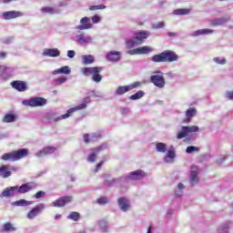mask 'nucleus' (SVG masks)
Returning <instances> with one entry per match:
<instances>
[{
	"label": "nucleus",
	"mask_w": 233,
	"mask_h": 233,
	"mask_svg": "<svg viewBox=\"0 0 233 233\" xmlns=\"http://www.w3.org/2000/svg\"><path fill=\"white\" fill-rule=\"evenodd\" d=\"M147 174L143 169H137L136 171L130 172L127 176L121 177L120 178H113L112 180H106V187H112L116 185V183H119L120 181H129V179L136 181L139 179H143Z\"/></svg>",
	"instance_id": "obj_1"
},
{
	"label": "nucleus",
	"mask_w": 233,
	"mask_h": 233,
	"mask_svg": "<svg viewBox=\"0 0 233 233\" xmlns=\"http://www.w3.org/2000/svg\"><path fill=\"white\" fill-rule=\"evenodd\" d=\"M105 67L103 66H91V67H83L80 72L85 77H91V81L93 83L99 84L100 81H103V76H101V72H103Z\"/></svg>",
	"instance_id": "obj_2"
},
{
	"label": "nucleus",
	"mask_w": 233,
	"mask_h": 233,
	"mask_svg": "<svg viewBox=\"0 0 233 233\" xmlns=\"http://www.w3.org/2000/svg\"><path fill=\"white\" fill-rule=\"evenodd\" d=\"M177 59H179V56L172 50H166L151 57L153 63H174V61H177Z\"/></svg>",
	"instance_id": "obj_3"
},
{
	"label": "nucleus",
	"mask_w": 233,
	"mask_h": 233,
	"mask_svg": "<svg viewBox=\"0 0 233 233\" xmlns=\"http://www.w3.org/2000/svg\"><path fill=\"white\" fill-rule=\"evenodd\" d=\"M91 101L92 99L90 98V96H86L83 99V103L79 104L78 106H76L75 107L69 108L66 114L62 115L61 116H58L56 118H54L53 121L57 122L61 121V119H68V117H70V116H72L74 112H77V110H85V108H86V105H88V103H91Z\"/></svg>",
	"instance_id": "obj_4"
},
{
	"label": "nucleus",
	"mask_w": 233,
	"mask_h": 233,
	"mask_svg": "<svg viewBox=\"0 0 233 233\" xmlns=\"http://www.w3.org/2000/svg\"><path fill=\"white\" fill-rule=\"evenodd\" d=\"M28 156V149L23 148L18 151H13L11 153H5L3 155L1 159L4 161H19V159H23V157H26Z\"/></svg>",
	"instance_id": "obj_5"
},
{
	"label": "nucleus",
	"mask_w": 233,
	"mask_h": 233,
	"mask_svg": "<svg viewBox=\"0 0 233 233\" xmlns=\"http://www.w3.org/2000/svg\"><path fill=\"white\" fill-rule=\"evenodd\" d=\"M47 100L41 96H35L22 101V105H24L25 106H32L33 108H35L37 106H45Z\"/></svg>",
	"instance_id": "obj_6"
},
{
	"label": "nucleus",
	"mask_w": 233,
	"mask_h": 233,
	"mask_svg": "<svg viewBox=\"0 0 233 233\" xmlns=\"http://www.w3.org/2000/svg\"><path fill=\"white\" fill-rule=\"evenodd\" d=\"M196 132H199V127L198 126H182L181 130L177 132V139H183L184 137H187V136H190V134H196Z\"/></svg>",
	"instance_id": "obj_7"
},
{
	"label": "nucleus",
	"mask_w": 233,
	"mask_h": 233,
	"mask_svg": "<svg viewBox=\"0 0 233 233\" xmlns=\"http://www.w3.org/2000/svg\"><path fill=\"white\" fill-rule=\"evenodd\" d=\"M150 76V82L154 84L155 86L157 88H165V76H163V72L161 71H155Z\"/></svg>",
	"instance_id": "obj_8"
},
{
	"label": "nucleus",
	"mask_w": 233,
	"mask_h": 233,
	"mask_svg": "<svg viewBox=\"0 0 233 233\" xmlns=\"http://www.w3.org/2000/svg\"><path fill=\"white\" fill-rule=\"evenodd\" d=\"M141 86V82H134L128 86H118L115 92L116 96H123V94H127V92H130V90H134V88H139Z\"/></svg>",
	"instance_id": "obj_9"
},
{
	"label": "nucleus",
	"mask_w": 233,
	"mask_h": 233,
	"mask_svg": "<svg viewBox=\"0 0 233 233\" xmlns=\"http://www.w3.org/2000/svg\"><path fill=\"white\" fill-rule=\"evenodd\" d=\"M150 52H154V48L148 46H144L141 47H137L135 49H130L127 51V54L129 56H143L145 54H150Z\"/></svg>",
	"instance_id": "obj_10"
},
{
	"label": "nucleus",
	"mask_w": 233,
	"mask_h": 233,
	"mask_svg": "<svg viewBox=\"0 0 233 233\" xmlns=\"http://www.w3.org/2000/svg\"><path fill=\"white\" fill-rule=\"evenodd\" d=\"M106 148V144H102L101 146L89 149V155L87 157L88 163H95V161L97 159V155L102 150H105Z\"/></svg>",
	"instance_id": "obj_11"
},
{
	"label": "nucleus",
	"mask_w": 233,
	"mask_h": 233,
	"mask_svg": "<svg viewBox=\"0 0 233 233\" xmlns=\"http://www.w3.org/2000/svg\"><path fill=\"white\" fill-rule=\"evenodd\" d=\"M46 207L41 203L33 208L26 215L27 219H35L39 214H41Z\"/></svg>",
	"instance_id": "obj_12"
},
{
	"label": "nucleus",
	"mask_w": 233,
	"mask_h": 233,
	"mask_svg": "<svg viewBox=\"0 0 233 233\" xmlns=\"http://www.w3.org/2000/svg\"><path fill=\"white\" fill-rule=\"evenodd\" d=\"M37 188V185L35 182H28L23 184L22 186H16L17 194H26V192H30L31 190H35Z\"/></svg>",
	"instance_id": "obj_13"
},
{
	"label": "nucleus",
	"mask_w": 233,
	"mask_h": 233,
	"mask_svg": "<svg viewBox=\"0 0 233 233\" xmlns=\"http://www.w3.org/2000/svg\"><path fill=\"white\" fill-rule=\"evenodd\" d=\"M75 41L78 45H90L91 43H94V39L92 38V36L85 33H80L79 35H76Z\"/></svg>",
	"instance_id": "obj_14"
},
{
	"label": "nucleus",
	"mask_w": 233,
	"mask_h": 233,
	"mask_svg": "<svg viewBox=\"0 0 233 233\" xmlns=\"http://www.w3.org/2000/svg\"><path fill=\"white\" fill-rule=\"evenodd\" d=\"M198 176H199V167H198V166H192L190 176H189V183L191 187H194V185H198V183H199Z\"/></svg>",
	"instance_id": "obj_15"
},
{
	"label": "nucleus",
	"mask_w": 233,
	"mask_h": 233,
	"mask_svg": "<svg viewBox=\"0 0 233 233\" xmlns=\"http://www.w3.org/2000/svg\"><path fill=\"white\" fill-rule=\"evenodd\" d=\"M90 21L91 19L88 16L81 18L80 25L76 27V30H90V28L94 27V25H92Z\"/></svg>",
	"instance_id": "obj_16"
},
{
	"label": "nucleus",
	"mask_w": 233,
	"mask_h": 233,
	"mask_svg": "<svg viewBox=\"0 0 233 233\" xmlns=\"http://www.w3.org/2000/svg\"><path fill=\"white\" fill-rule=\"evenodd\" d=\"M118 207L122 212H128L130 210V200L126 197H120L117 200Z\"/></svg>",
	"instance_id": "obj_17"
},
{
	"label": "nucleus",
	"mask_w": 233,
	"mask_h": 233,
	"mask_svg": "<svg viewBox=\"0 0 233 233\" xmlns=\"http://www.w3.org/2000/svg\"><path fill=\"white\" fill-rule=\"evenodd\" d=\"M23 15H25V14L20 11H6L2 15L5 21H10V19H16V17H23Z\"/></svg>",
	"instance_id": "obj_18"
},
{
	"label": "nucleus",
	"mask_w": 233,
	"mask_h": 233,
	"mask_svg": "<svg viewBox=\"0 0 233 233\" xmlns=\"http://www.w3.org/2000/svg\"><path fill=\"white\" fill-rule=\"evenodd\" d=\"M15 194H17V187H8L1 192L0 198H14Z\"/></svg>",
	"instance_id": "obj_19"
},
{
	"label": "nucleus",
	"mask_w": 233,
	"mask_h": 233,
	"mask_svg": "<svg viewBox=\"0 0 233 233\" xmlns=\"http://www.w3.org/2000/svg\"><path fill=\"white\" fill-rule=\"evenodd\" d=\"M42 56H44V57H59L61 51L57 48H45Z\"/></svg>",
	"instance_id": "obj_20"
},
{
	"label": "nucleus",
	"mask_w": 233,
	"mask_h": 233,
	"mask_svg": "<svg viewBox=\"0 0 233 233\" xmlns=\"http://www.w3.org/2000/svg\"><path fill=\"white\" fill-rule=\"evenodd\" d=\"M70 201H72V197H62L57 200H55L54 202H52L51 207H57V208L65 207L66 203H70Z\"/></svg>",
	"instance_id": "obj_21"
},
{
	"label": "nucleus",
	"mask_w": 233,
	"mask_h": 233,
	"mask_svg": "<svg viewBox=\"0 0 233 233\" xmlns=\"http://www.w3.org/2000/svg\"><path fill=\"white\" fill-rule=\"evenodd\" d=\"M56 150H57L56 147H44L43 149H41L40 151L36 152L35 154V156H36V157H44V156H48L50 154H54V152H56Z\"/></svg>",
	"instance_id": "obj_22"
},
{
	"label": "nucleus",
	"mask_w": 233,
	"mask_h": 233,
	"mask_svg": "<svg viewBox=\"0 0 233 233\" xmlns=\"http://www.w3.org/2000/svg\"><path fill=\"white\" fill-rule=\"evenodd\" d=\"M11 86L15 88V90H17L18 92H25L27 89L26 82H24L21 80L13 81L11 83Z\"/></svg>",
	"instance_id": "obj_23"
},
{
	"label": "nucleus",
	"mask_w": 233,
	"mask_h": 233,
	"mask_svg": "<svg viewBox=\"0 0 233 233\" xmlns=\"http://www.w3.org/2000/svg\"><path fill=\"white\" fill-rule=\"evenodd\" d=\"M107 60L111 61L112 63H117L119 59H121V52L119 51H111L107 53Z\"/></svg>",
	"instance_id": "obj_24"
},
{
	"label": "nucleus",
	"mask_w": 233,
	"mask_h": 233,
	"mask_svg": "<svg viewBox=\"0 0 233 233\" xmlns=\"http://www.w3.org/2000/svg\"><path fill=\"white\" fill-rule=\"evenodd\" d=\"M10 176H12V171H10L9 165H3L0 167V177L6 179L7 177H10Z\"/></svg>",
	"instance_id": "obj_25"
},
{
	"label": "nucleus",
	"mask_w": 233,
	"mask_h": 233,
	"mask_svg": "<svg viewBox=\"0 0 233 233\" xmlns=\"http://www.w3.org/2000/svg\"><path fill=\"white\" fill-rule=\"evenodd\" d=\"M42 14H50V15H56L61 14V9L57 7L45 6L41 8Z\"/></svg>",
	"instance_id": "obj_26"
},
{
	"label": "nucleus",
	"mask_w": 233,
	"mask_h": 233,
	"mask_svg": "<svg viewBox=\"0 0 233 233\" xmlns=\"http://www.w3.org/2000/svg\"><path fill=\"white\" fill-rule=\"evenodd\" d=\"M213 32L214 29L204 28L193 32L190 35L191 37H198L199 35H210V34H212Z\"/></svg>",
	"instance_id": "obj_27"
},
{
	"label": "nucleus",
	"mask_w": 233,
	"mask_h": 233,
	"mask_svg": "<svg viewBox=\"0 0 233 233\" xmlns=\"http://www.w3.org/2000/svg\"><path fill=\"white\" fill-rule=\"evenodd\" d=\"M176 157V151H174V147H170L164 157L165 163H174V158Z\"/></svg>",
	"instance_id": "obj_28"
},
{
	"label": "nucleus",
	"mask_w": 233,
	"mask_h": 233,
	"mask_svg": "<svg viewBox=\"0 0 233 233\" xmlns=\"http://www.w3.org/2000/svg\"><path fill=\"white\" fill-rule=\"evenodd\" d=\"M70 72H72V69H70V66H65L58 69L54 70L52 74L53 76H57V74H65L66 76H68Z\"/></svg>",
	"instance_id": "obj_29"
},
{
	"label": "nucleus",
	"mask_w": 233,
	"mask_h": 233,
	"mask_svg": "<svg viewBox=\"0 0 233 233\" xmlns=\"http://www.w3.org/2000/svg\"><path fill=\"white\" fill-rule=\"evenodd\" d=\"M150 36V33H148V31H140V32H137L135 33V37L141 43H143L144 39H147V37Z\"/></svg>",
	"instance_id": "obj_30"
},
{
	"label": "nucleus",
	"mask_w": 233,
	"mask_h": 233,
	"mask_svg": "<svg viewBox=\"0 0 233 233\" xmlns=\"http://www.w3.org/2000/svg\"><path fill=\"white\" fill-rule=\"evenodd\" d=\"M230 21V18L228 17H221V18H216L211 21L212 26H221V25H225L226 23H228Z\"/></svg>",
	"instance_id": "obj_31"
},
{
	"label": "nucleus",
	"mask_w": 233,
	"mask_h": 233,
	"mask_svg": "<svg viewBox=\"0 0 233 233\" xmlns=\"http://www.w3.org/2000/svg\"><path fill=\"white\" fill-rule=\"evenodd\" d=\"M83 65H92L96 63V58L92 55H84L81 56Z\"/></svg>",
	"instance_id": "obj_32"
},
{
	"label": "nucleus",
	"mask_w": 233,
	"mask_h": 233,
	"mask_svg": "<svg viewBox=\"0 0 233 233\" xmlns=\"http://www.w3.org/2000/svg\"><path fill=\"white\" fill-rule=\"evenodd\" d=\"M34 202L33 201H28L25 199H20L16 200L15 202H12L13 207H30Z\"/></svg>",
	"instance_id": "obj_33"
},
{
	"label": "nucleus",
	"mask_w": 233,
	"mask_h": 233,
	"mask_svg": "<svg viewBox=\"0 0 233 233\" xmlns=\"http://www.w3.org/2000/svg\"><path fill=\"white\" fill-rule=\"evenodd\" d=\"M126 45L127 48H134V46H137L141 45V42L137 39L136 37H133L126 42Z\"/></svg>",
	"instance_id": "obj_34"
},
{
	"label": "nucleus",
	"mask_w": 233,
	"mask_h": 233,
	"mask_svg": "<svg viewBox=\"0 0 233 233\" xmlns=\"http://www.w3.org/2000/svg\"><path fill=\"white\" fill-rule=\"evenodd\" d=\"M17 228L14 227V224L11 222H6L3 225V231L4 232H15Z\"/></svg>",
	"instance_id": "obj_35"
},
{
	"label": "nucleus",
	"mask_w": 233,
	"mask_h": 233,
	"mask_svg": "<svg viewBox=\"0 0 233 233\" xmlns=\"http://www.w3.org/2000/svg\"><path fill=\"white\" fill-rule=\"evenodd\" d=\"M196 114H198V110L195 107L188 108L186 111V117L187 119V123H190V118L194 117Z\"/></svg>",
	"instance_id": "obj_36"
},
{
	"label": "nucleus",
	"mask_w": 233,
	"mask_h": 233,
	"mask_svg": "<svg viewBox=\"0 0 233 233\" xmlns=\"http://www.w3.org/2000/svg\"><path fill=\"white\" fill-rule=\"evenodd\" d=\"M183 190H185V185L179 183L177 187L175 189V198H181L183 196Z\"/></svg>",
	"instance_id": "obj_37"
},
{
	"label": "nucleus",
	"mask_w": 233,
	"mask_h": 233,
	"mask_svg": "<svg viewBox=\"0 0 233 233\" xmlns=\"http://www.w3.org/2000/svg\"><path fill=\"white\" fill-rule=\"evenodd\" d=\"M157 152H160L161 154H165L167 152V144L163 142H158L156 144Z\"/></svg>",
	"instance_id": "obj_38"
},
{
	"label": "nucleus",
	"mask_w": 233,
	"mask_h": 233,
	"mask_svg": "<svg viewBox=\"0 0 233 233\" xmlns=\"http://www.w3.org/2000/svg\"><path fill=\"white\" fill-rule=\"evenodd\" d=\"M174 15H188L190 14V9H176L173 11Z\"/></svg>",
	"instance_id": "obj_39"
},
{
	"label": "nucleus",
	"mask_w": 233,
	"mask_h": 233,
	"mask_svg": "<svg viewBox=\"0 0 233 233\" xmlns=\"http://www.w3.org/2000/svg\"><path fill=\"white\" fill-rule=\"evenodd\" d=\"M145 96V92L143 90L137 91L136 94L129 96L131 101H137V99H141Z\"/></svg>",
	"instance_id": "obj_40"
},
{
	"label": "nucleus",
	"mask_w": 233,
	"mask_h": 233,
	"mask_svg": "<svg viewBox=\"0 0 233 233\" xmlns=\"http://www.w3.org/2000/svg\"><path fill=\"white\" fill-rule=\"evenodd\" d=\"M12 74H14V68H12V67H5L4 66V71H3V74H2V76H4V77H5V76H6L5 77H12Z\"/></svg>",
	"instance_id": "obj_41"
},
{
	"label": "nucleus",
	"mask_w": 233,
	"mask_h": 233,
	"mask_svg": "<svg viewBox=\"0 0 233 233\" xmlns=\"http://www.w3.org/2000/svg\"><path fill=\"white\" fill-rule=\"evenodd\" d=\"M15 121V116L12 114H7L4 116V123H14Z\"/></svg>",
	"instance_id": "obj_42"
},
{
	"label": "nucleus",
	"mask_w": 233,
	"mask_h": 233,
	"mask_svg": "<svg viewBox=\"0 0 233 233\" xmlns=\"http://www.w3.org/2000/svg\"><path fill=\"white\" fill-rule=\"evenodd\" d=\"M79 213L77 212H71L68 216H67V219H72L73 221H79Z\"/></svg>",
	"instance_id": "obj_43"
},
{
	"label": "nucleus",
	"mask_w": 233,
	"mask_h": 233,
	"mask_svg": "<svg viewBox=\"0 0 233 233\" xmlns=\"http://www.w3.org/2000/svg\"><path fill=\"white\" fill-rule=\"evenodd\" d=\"M99 228L103 232H107L108 231V224H106V221L101 220L98 222Z\"/></svg>",
	"instance_id": "obj_44"
},
{
	"label": "nucleus",
	"mask_w": 233,
	"mask_h": 233,
	"mask_svg": "<svg viewBox=\"0 0 233 233\" xmlns=\"http://www.w3.org/2000/svg\"><path fill=\"white\" fill-rule=\"evenodd\" d=\"M228 224H223V225H221L218 228V230H217V232L218 233H227V232H228Z\"/></svg>",
	"instance_id": "obj_45"
},
{
	"label": "nucleus",
	"mask_w": 233,
	"mask_h": 233,
	"mask_svg": "<svg viewBox=\"0 0 233 233\" xmlns=\"http://www.w3.org/2000/svg\"><path fill=\"white\" fill-rule=\"evenodd\" d=\"M187 154H194V152H199V147L189 146L186 149Z\"/></svg>",
	"instance_id": "obj_46"
},
{
	"label": "nucleus",
	"mask_w": 233,
	"mask_h": 233,
	"mask_svg": "<svg viewBox=\"0 0 233 233\" xmlns=\"http://www.w3.org/2000/svg\"><path fill=\"white\" fill-rule=\"evenodd\" d=\"M66 76H60L56 79H55V85L59 86L63 85L64 83H66Z\"/></svg>",
	"instance_id": "obj_47"
},
{
	"label": "nucleus",
	"mask_w": 233,
	"mask_h": 233,
	"mask_svg": "<svg viewBox=\"0 0 233 233\" xmlns=\"http://www.w3.org/2000/svg\"><path fill=\"white\" fill-rule=\"evenodd\" d=\"M213 60L215 63H217V65H227V59L225 58L215 57Z\"/></svg>",
	"instance_id": "obj_48"
},
{
	"label": "nucleus",
	"mask_w": 233,
	"mask_h": 233,
	"mask_svg": "<svg viewBox=\"0 0 233 233\" xmlns=\"http://www.w3.org/2000/svg\"><path fill=\"white\" fill-rule=\"evenodd\" d=\"M106 8V5H92L89 7V10L94 11V10H105Z\"/></svg>",
	"instance_id": "obj_49"
},
{
	"label": "nucleus",
	"mask_w": 233,
	"mask_h": 233,
	"mask_svg": "<svg viewBox=\"0 0 233 233\" xmlns=\"http://www.w3.org/2000/svg\"><path fill=\"white\" fill-rule=\"evenodd\" d=\"M152 28L157 30L159 28H165V22H158L157 24H152Z\"/></svg>",
	"instance_id": "obj_50"
},
{
	"label": "nucleus",
	"mask_w": 233,
	"mask_h": 233,
	"mask_svg": "<svg viewBox=\"0 0 233 233\" xmlns=\"http://www.w3.org/2000/svg\"><path fill=\"white\" fill-rule=\"evenodd\" d=\"M101 19H102V17L97 15L91 17V21H92L93 25H97V23H101Z\"/></svg>",
	"instance_id": "obj_51"
},
{
	"label": "nucleus",
	"mask_w": 233,
	"mask_h": 233,
	"mask_svg": "<svg viewBox=\"0 0 233 233\" xmlns=\"http://www.w3.org/2000/svg\"><path fill=\"white\" fill-rule=\"evenodd\" d=\"M96 203H98V205H106V203H108V198H106V197H102L96 200Z\"/></svg>",
	"instance_id": "obj_52"
},
{
	"label": "nucleus",
	"mask_w": 233,
	"mask_h": 233,
	"mask_svg": "<svg viewBox=\"0 0 233 233\" xmlns=\"http://www.w3.org/2000/svg\"><path fill=\"white\" fill-rule=\"evenodd\" d=\"M101 137V134L99 133H94L90 137V141H97Z\"/></svg>",
	"instance_id": "obj_53"
},
{
	"label": "nucleus",
	"mask_w": 233,
	"mask_h": 233,
	"mask_svg": "<svg viewBox=\"0 0 233 233\" xmlns=\"http://www.w3.org/2000/svg\"><path fill=\"white\" fill-rule=\"evenodd\" d=\"M46 193L45 191H38L35 195V199H41V198H45Z\"/></svg>",
	"instance_id": "obj_54"
},
{
	"label": "nucleus",
	"mask_w": 233,
	"mask_h": 233,
	"mask_svg": "<svg viewBox=\"0 0 233 233\" xmlns=\"http://www.w3.org/2000/svg\"><path fill=\"white\" fill-rule=\"evenodd\" d=\"M14 41V37L9 36L5 38L2 43H4V45H10V43H12Z\"/></svg>",
	"instance_id": "obj_55"
},
{
	"label": "nucleus",
	"mask_w": 233,
	"mask_h": 233,
	"mask_svg": "<svg viewBox=\"0 0 233 233\" xmlns=\"http://www.w3.org/2000/svg\"><path fill=\"white\" fill-rule=\"evenodd\" d=\"M67 57H69V59H74V57H76V51L68 50L67 51Z\"/></svg>",
	"instance_id": "obj_56"
},
{
	"label": "nucleus",
	"mask_w": 233,
	"mask_h": 233,
	"mask_svg": "<svg viewBox=\"0 0 233 233\" xmlns=\"http://www.w3.org/2000/svg\"><path fill=\"white\" fill-rule=\"evenodd\" d=\"M225 98L233 100V91H228L225 95Z\"/></svg>",
	"instance_id": "obj_57"
},
{
	"label": "nucleus",
	"mask_w": 233,
	"mask_h": 233,
	"mask_svg": "<svg viewBox=\"0 0 233 233\" xmlns=\"http://www.w3.org/2000/svg\"><path fill=\"white\" fill-rule=\"evenodd\" d=\"M104 164H105V161H104V160L100 161V162L96 165V168L95 169V172H99V168H101Z\"/></svg>",
	"instance_id": "obj_58"
},
{
	"label": "nucleus",
	"mask_w": 233,
	"mask_h": 233,
	"mask_svg": "<svg viewBox=\"0 0 233 233\" xmlns=\"http://www.w3.org/2000/svg\"><path fill=\"white\" fill-rule=\"evenodd\" d=\"M130 113V109L127 108V107H123L121 108V114H123V116H127V114Z\"/></svg>",
	"instance_id": "obj_59"
},
{
	"label": "nucleus",
	"mask_w": 233,
	"mask_h": 233,
	"mask_svg": "<svg viewBox=\"0 0 233 233\" xmlns=\"http://www.w3.org/2000/svg\"><path fill=\"white\" fill-rule=\"evenodd\" d=\"M17 170H19V168L15 166H9V171L11 172H17Z\"/></svg>",
	"instance_id": "obj_60"
},
{
	"label": "nucleus",
	"mask_w": 233,
	"mask_h": 233,
	"mask_svg": "<svg viewBox=\"0 0 233 233\" xmlns=\"http://www.w3.org/2000/svg\"><path fill=\"white\" fill-rule=\"evenodd\" d=\"M84 141L85 143H90V136L88 134L84 135Z\"/></svg>",
	"instance_id": "obj_61"
},
{
	"label": "nucleus",
	"mask_w": 233,
	"mask_h": 233,
	"mask_svg": "<svg viewBox=\"0 0 233 233\" xmlns=\"http://www.w3.org/2000/svg\"><path fill=\"white\" fill-rule=\"evenodd\" d=\"M167 35H168V37H177V33H172V32H168Z\"/></svg>",
	"instance_id": "obj_62"
},
{
	"label": "nucleus",
	"mask_w": 233,
	"mask_h": 233,
	"mask_svg": "<svg viewBox=\"0 0 233 233\" xmlns=\"http://www.w3.org/2000/svg\"><path fill=\"white\" fill-rule=\"evenodd\" d=\"M5 57H6V53L0 52V59H5Z\"/></svg>",
	"instance_id": "obj_63"
},
{
	"label": "nucleus",
	"mask_w": 233,
	"mask_h": 233,
	"mask_svg": "<svg viewBox=\"0 0 233 233\" xmlns=\"http://www.w3.org/2000/svg\"><path fill=\"white\" fill-rule=\"evenodd\" d=\"M61 218H62L61 214H57V215L55 216V219H56V221L59 220V219H61Z\"/></svg>",
	"instance_id": "obj_64"
}]
</instances>
